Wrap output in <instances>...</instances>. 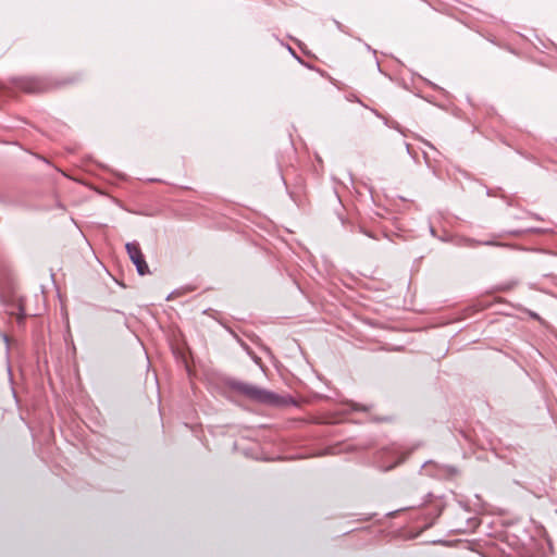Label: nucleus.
<instances>
[{
    "label": "nucleus",
    "instance_id": "f257e3e1",
    "mask_svg": "<svg viewBox=\"0 0 557 557\" xmlns=\"http://www.w3.org/2000/svg\"><path fill=\"white\" fill-rule=\"evenodd\" d=\"M237 391L251 400L260 404L270 405L274 407H285L288 405H296L292 397L280 396L270 391L260 388L249 383L237 384Z\"/></svg>",
    "mask_w": 557,
    "mask_h": 557
},
{
    "label": "nucleus",
    "instance_id": "7ed1b4c3",
    "mask_svg": "<svg viewBox=\"0 0 557 557\" xmlns=\"http://www.w3.org/2000/svg\"><path fill=\"white\" fill-rule=\"evenodd\" d=\"M18 88L27 94H41L49 89L41 78H24L18 82Z\"/></svg>",
    "mask_w": 557,
    "mask_h": 557
},
{
    "label": "nucleus",
    "instance_id": "39448f33",
    "mask_svg": "<svg viewBox=\"0 0 557 557\" xmlns=\"http://www.w3.org/2000/svg\"><path fill=\"white\" fill-rule=\"evenodd\" d=\"M4 90V87L0 85V92Z\"/></svg>",
    "mask_w": 557,
    "mask_h": 557
},
{
    "label": "nucleus",
    "instance_id": "f03ea898",
    "mask_svg": "<svg viewBox=\"0 0 557 557\" xmlns=\"http://www.w3.org/2000/svg\"><path fill=\"white\" fill-rule=\"evenodd\" d=\"M125 248H126V251H127L131 260L136 265V269H137V272L139 273V275L148 274L150 272L149 267L145 260V257L140 250L139 245L135 242L127 243Z\"/></svg>",
    "mask_w": 557,
    "mask_h": 557
},
{
    "label": "nucleus",
    "instance_id": "20e7f679",
    "mask_svg": "<svg viewBox=\"0 0 557 557\" xmlns=\"http://www.w3.org/2000/svg\"><path fill=\"white\" fill-rule=\"evenodd\" d=\"M405 459H406V456L401 457V459H399V461H397V462H396L395 465H393V466H389V467L387 468V470L393 469V468H394V467H396L397 465L401 463Z\"/></svg>",
    "mask_w": 557,
    "mask_h": 557
}]
</instances>
